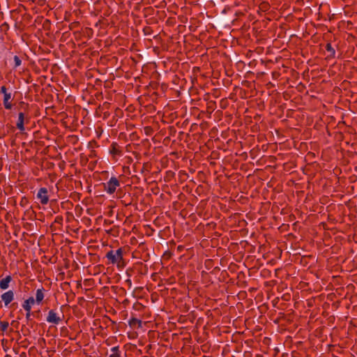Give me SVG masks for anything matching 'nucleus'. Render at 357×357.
<instances>
[{"label": "nucleus", "mask_w": 357, "mask_h": 357, "mask_svg": "<svg viewBox=\"0 0 357 357\" xmlns=\"http://www.w3.org/2000/svg\"><path fill=\"white\" fill-rule=\"evenodd\" d=\"M123 250L120 248L116 251L110 250L107 252L106 257L112 264H116L119 267L123 264Z\"/></svg>", "instance_id": "1"}, {"label": "nucleus", "mask_w": 357, "mask_h": 357, "mask_svg": "<svg viewBox=\"0 0 357 357\" xmlns=\"http://www.w3.org/2000/svg\"><path fill=\"white\" fill-rule=\"evenodd\" d=\"M120 186V182L117 178L112 176L109 180L104 183V190L109 195H112L116 192L118 187Z\"/></svg>", "instance_id": "2"}, {"label": "nucleus", "mask_w": 357, "mask_h": 357, "mask_svg": "<svg viewBox=\"0 0 357 357\" xmlns=\"http://www.w3.org/2000/svg\"><path fill=\"white\" fill-rule=\"evenodd\" d=\"M63 318V314L62 312L61 311H56L54 310H52L49 311L48 315L46 317V321H47L49 323L54 324H58L59 322L62 321V319Z\"/></svg>", "instance_id": "3"}, {"label": "nucleus", "mask_w": 357, "mask_h": 357, "mask_svg": "<svg viewBox=\"0 0 357 357\" xmlns=\"http://www.w3.org/2000/svg\"><path fill=\"white\" fill-rule=\"evenodd\" d=\"M36 305H38L37 301H35V298L33 297L29 298L28 299L24 301V302L22 304L23 308L26 311L29 312L31 311V308L34 307Z\"/></svg>", "instance_id": "4"}, {"label": "nucleus", "mask_w": 357, "mask_h": 357, "mask_svg": "<svg viewBox=\"0 0 357 357\" xmlns=\"http://www.w3.org/2000/svg\"><path fill=\"white\" fill-rule=\"evenodd\" d=\"M1 300L4 302L6 306L8 305L14 298L13 291L9 290L1 296Z\"/></svg>", "instance_id": "5"}, {"label": "nucleus", "mask_w": 357, "mask_h": 357, "mask_svg": "<svg viewBox=\"0 0 357 357\" xmlns=\"http://www.w3.org/2000/svg\"><path fill=\"white\" fill-rule=\"evenodd\" d=\"M109 153L113 156L115 155H121L122 153V151L119 144L116 142H113L111 145V149H109Z\"/></svg>", "instance_id": "6"}, {"label": "nucleus", "mask_w": 357, "mask_h": 357, "mask_svg": "<svg viewBox=\"0 0 357 357\" xmlns=\"http://www.w3.org/2000/svg\"><path fill=\"white\" fill-rule=\"evenodd\" d=\"M12 280V278L10 275L6 276L5 278H3L0 281V288L3 290H5L8 288L9 283Z\"/></svg>", "instance_id": "7"}, {"label": "nucleus", "mask_w": 357, "mask_h": 357, "mask_svg": "<svg viewBox=\"0 0 357 357\" xmlns=\"http://www.w3.org/2000/svg\"><path fill=\"white\" fill-rule=\"evenodd\" d=\"M128 324L132 328H135L136 327L141 328L142 327V321L137 318L133 317L129 320Z\"/></svg>", "instance_id": "8"}, {"label": "nucleus", "mask_w": 357, "mask_h": 357, "mask_svg": "<svg viewBox=\"0 0 357 357\" xmlns=\"http://www.w3.org/2000/svg\"><path fill=\"white\" fill-rule=\"evenodd\" d=\"M24 114L22 112H20L19 114L18 120L17 122V127L21 131H23L24 130Z\"/></svg>", "instance_id": "9"}, {"label": "nucleus", "mask_w": 357, "mask_h": 357, "mask_svg": "<svg viewBox=\"0 0 357 357\" xmlns=\"http://www.w3.org/2000/svg\"><path fill=\"white\" fill-rule=\"evenodd\" d=\"M11 98V94H6L3 98V105L6 109H10L12 107L11 103L9 102V100Z\"/></svg>", "instance_id": "10"}, {"label": "nucleus", "mask_w": 357, "mask_h": 357, "mask_svg": "<svg viewBox=\"0 0 357 357\" xmlns=\"http://www.w3.org/2000/svg\"><path fill=\"white\" fill-rule=\"evenodd\" d=\"M36 292V298H35V301H37V305H38L43 301L44 294L42 289H38Z\"/></svg>", "instance_id": "11"}, {"label": "nucleus", "mask_w": 357, "mask_h": 357, "mask_svg": "<svg viewBox=\"0 0 357 357\" xmlns=\"http://www.w3.org/2000/svg\"><path fill=\"white\" fill-rule=\"evenodd\" d=\"M111 351L112 354L109 355V357H121L119 346L112 347Z\"/></svg>", "instance_id": "12"}, {"label": "nucleus", "mask_w": 357, "mask_h": 357, "mask_svg": "<svg viewBox=\"0 0 357 357\" xmlns=\"http://www.w3.org/2000/svg\"><path fill=\"white\" fill-rule=\"evenodd\" d=\"M37 197L40 199L42 204H45V188H41L38 192Z\"/></svg>", "instance_id": "13"}, {"label": "nucleus", "mask_w": 357, "mask_h": 357, "mask_svg": "<svg viewBox=\"0 0 357 357\" xmlns=\"http://www.w3.org/2000/svg\"><path fill=\"white\" fill-rule=\"evenodd\" d=\"M326 50L327 52H328L331 54V56H334L335 54V51L334 48L332 47L331 43H327L326 45Z\"/></svg>", "instance_id": "14"}, {"label": "nucleus", "mask_w": 357, "mask_h": 357, "mask_svg": "<svg viewBox=\"0 0 357 357\" xmlns=\"http://www.w3.org/2000/svg\"><path fill=\"white\" fill-rule=\"evenodd\" d=\"M8 323L7 321H0V328L2 331H6L8 328Z\"/></svg>", "instance_id": "15"}, {"label": "nucleus", "mask_w": 357, "mask_h": 357, "mask_svg": "<svg viewBox=\"0 0 357 357\" xmlns=\"http://www.w3.org/2000/svg\"><path fill=\"white\" fill-rule=\"evenodd\" d=\"M15 67L17 68L21 65V60L17 56H14Z\"/></svg>", "instance_id": "16"}, {"label": "nucleus", "mask_w": 357, "mask_h": 357, "mask_svg": "<svg viewBox=\"0 0 357 357\" xmlns=\"http://www.w3.org/2000/svg\"><path fill=\"white\" fill-rule=\"evenodd\" d=\"M57 261V257L53 255L49 259V262L51 264H55Z\"/></svg>", "instance_id": "17"}, {"label": "nucleus", "mask_w": 357, "mask_h": 357, "mask_svg": "<svg viewBox=\"0 0 357 357\" xmlns=\"http://www.w3.org/2000/svg\"><path fill=\"white\" fill-rule=\"evenodd\" d=\"M54 111H53V107H49V106L47 107L46 106V112H45L46 115H49L50 112L52 113Z\"/></svg>", "instance_id": "18"}, {"label": "nucleus", "mask_w": 357, "mask_h": 357, "mask_svg": "<svg viewBox=\"0 0 357 357\" xmlns=\"http://www.w3.org/2000/svg\"><path fill=\"white\" fill-rule=\"evenodd\" d=\"M1 93H3L4 96H6V94H8L7 93V89H6V86H1Z\"/></svg>", "instance_id": "19"}, {"label": "nucleus", "mask_w": 357, "mask_h": 357, "mask_svg": "<svg viewBox=\"0 0 357 357\" xmlns=\"http://www.w3.org/2000/svg\"><path fill=\"white\" fill-rule=\"evenodd\" d=\"M33 1L34 3H36V4H38L40 6H43L44 4V0H33Z\"/></svg>", "instance_id": "20"}, {"label": "nucleus", "mask_w": 357, "mask_h": 357, "mask_svg": "<svg viewBox=\"0 0 357 357\" xmlns=\"http://www.w3.org/2000/svg\"><path fill=\"white\" fill-rule=\"evenodd\" d=\"M45 90L46 91H52V86L50 84L46 85Z\"/></svg>", "instance_id": "21"}, {"label": "nucleus", "mask_w": 357, "mask_h": 357, "mask_svg": "<svg viewBox=\"0 0 357 357\" xmlns=\"http://www.w3.org/2000/svg\"><path fill=\"white\" fill-rule=\"evenodd\" d=\"M47 6L50 7V9H52L54 6L52 3H48Z\"/></svg>", "instance_id": "22"}, {"label": "nucleus", "mask_w": 357, "mask_h": 357, "mask_svg": "<svg viewBox=\"0 0 357 357\" xmlns=\"http://www.w3.org/2000/svg\"><path fill=\"white\" fill-rule=\"evenodd\" d=\"M30 315H31V311H29V312L26 311V318H29L30 317Z\"/></svg>", "instance_id": "23"}, {"label": "nucleus", "mask_w": 357, "mask_h": 357, "mask_svg": "<svg viewBox=\"0 0 357 357\" xmlns=\"http://www.w3.org/2000/svg\"><path fill=\"white\" fill-rule=\"evenodd\" d=\"M126 282L129 284L130 286L131 285V280L130 279L127 280Z\"/></svg>", "instance_id": "24"}, {"label": "nucleus", "mask_w": 357, "mask_h": 357, "mask_svg": "<svg viewBox=\"0 0 357 357\" xmlns=\"http://www.w3.org/2000/svg\"><path fill=\"white\" fill-rule=\"evenodd\" d=\"M50 150V146H46V153Z\"/></svg>", "instance_id": "25"}, {"label": "nucleus", "mask_w": 357, "mask_h": 357, "mask_svg": "<svg viewBox=\"0 0 357 357\" xmlns=\"http://www.w3.org/2000/svg\"><path fill=\"white\" fill-rule=\"evenodd\" d=\"M48 120L49 121H52V119H48L47 116H46V121Z\"/></svg>", "instance_id": "26"}, {"label": "nucleus", "mask_w": 357, "mask_h": 357, "mask_svg": "<svg viewBox=\"0 0 357 357\" xmlns=\"http://www.w3.org/2000/svg\"><path fill=\"white\" fill-rule=\"evenodd\" d=\"M49 96H46V98H45V100H46V102H47V99H48Z\"/></svg>", "instance_id": "27"}, {"label": "nucleus", "mask_w": 357, "mask_h": 357, "mask_svg": "<svg viewBox=\"0 0 357 357\" xmlns=\"http://www.w3.org/2000/svg\"><path fill=\"white\" fill-rule=\"evenodd\" d=\"M45 200H46V203H47L48 202V197L47 196H46Z\"/></svg>", "instance_id": "28"}, {"label": "nucleus", "mask_w": 357, "mask_h": 357, "mask_svg": "<svg viewBox=\"0 0 357 357\" xmlns=\"http://www.w3.org/2000/svg\"><path fill=\"white\" fill-rule=\"evenodd\" d=\"M47 22H49V20H46V21H45L46 24H47Z\"/></svg>", "instance_id": "29"}]
</instances>
